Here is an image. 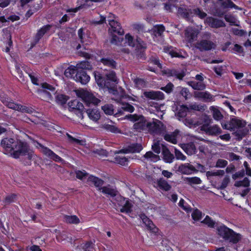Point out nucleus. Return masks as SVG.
Wrapping results in <instances>:
<instances>
[{"instance_id":"69168bd1","label":"nucleus","mask_w":251,"mask_h":251,"mask_svg":"<svg viewBox=\"0 0 251 251\" xmlns=\"http://www.w3.org/2000/svg\"><path fill=\"white\" fill-rule=\"evenodd\" d=\"M173 87L174 85L173 83L169 82L166 86L162 87L160 89L169 94L172 91Z\"/></svg>"},{"instance_id":"5701e85b","label":"nucleus","mask_w":251,"mask_h":251,"mask_svg":"<svg viewBox=\"0 0 251 251\" xmlns=\"http://www.w3.org/2000/svg\"><path fill=\"white\" fill-rule=\"evenodd\" d=\"M41 85L43 89L39 90V92L41 93L42 95L46 96L48 100H51V95L49 92L47 91V89L53 91L54 90V88L47 83H42Z\"/></svg>"},{"instance_id":"9b49d317","label":"nucleus","mask_w":251,"mask_h":251,"mask_svg":"<svg viewBox=\"0 0 251 251\" xmlns=\"http://www.w3.org/2000/svg\"><path fill=\"white\" fill-rule=\"evenodd\" d=\"M39 146L41 148V151L43 153L50 159H52L55 162H61L63 161V159L60 156L56 154L48 148L40 144H39Z\"/></svg>"},{"instance_id":"412c9836","label":"nucleus","mask_w":251,"mask_h":251,"mask_svg":"<svg viewBox=\"0 0 251 251\" xmlns=\"http://www.w3.org/2000/svg\"><path fill=\"white\" fill-rule=\"evenodd\" d=\"M117 198L119 199L120 200V203H119V205L122 206L120 211L121 212H130L131 211V204L129 201L126 200L125 198L121 196H119Z\"/></svg>"},{"instance_id":"cd10ccee","label":"nucleus","mask_w":251,"mask_h":251,"mask_svg":"<svg viewBox=\"0 0 251 251\" xmlns=\"http://www.w3.org/2000/svg\"><path fill=\"white\" fill-rule=\"evenodd\" d=\"M165 74L168 76H175L179 79H182L183 77L185 75V74L184 71H179L175 69H169L166 70L165 71Z\"/></svg>"},{"instance_id":"864d4df0","label":"nucleus","mask_w":251,"mask_h":251,"mask_svg":"<svg viewBox=\"0 0 251 251\" xmlns=\"http://www.w3.org/2000/svg\"><path fill=\"white\" fill-rule=\"evenodd\" d=\"M225 174L224 170H218L216 172L207 171L206 173V176L208 177L212 176H223Z\"/></svg>"},{"instance_id":"603ef678","label":"nucleus","mask_w":251,"mask_h":251,"mask_svg":"<svg viewBox=\"0 0 251 251\" xmlns=\"http://www.w3.org/2000/svg\"><path fill=\"white\" fill-rule=\"evenodd\" d=\"M201 223L207 225L209 227H214L216 223L215 222L212 220L208 216H206L205 219L201 221Z\"/></svg>"},{"instance_id":"c756f323","label":"nucleus","mask_w":251,"mask_h":251,"mask_svg":"<svg viewBox=\"0 0 251 251\" xmlns=\"http://www.w3.org/2000/svg\"><path fill=\"white\" fill-rule=\"evenodd\" d=\"M86 112L89 118L95 122H97L100 118V113L96 109H88Z\"/></svg>"},{"instance_id":"13d9d810","label":"nucleus","mask_w":251,"mask_h":251,"mask_svg":"<svg viewBox=\"0 0 251 251\" xmlns=\"http://www.w3.org/2000/svg\"><path fill=\"white\" fill-rule=\"evenodd\" d=\"M193 14L198 15L201 19H203L207 16L206 13L204 12L199 8L193 9Z\"/></svg>"},{"instance_id":"052dcab7","label":"nucleus","mask_w":251,"mask_h":251,"mask_svg":"<svg viewBox=\"0 0 251 251\" xmlns=\"http://www.w3.org/2000/svg\"><path fill=\"white\" fill-rule=\"evenodd\" d=\"M213 117L214 119L220 120L223 118V116L218 109L214 108L213 110Z\"/></svg>"},{"instance_id":"c85d7f7f","label":"nucleus","mask_w":251,"mask_h":251,"mask_svg":"<svg viewBox=\"0 0 251 251\" xmlns=\"http://www.w3.org/2000/svg\"><path fill=\"white\" fill-rule=\"evenodd\" d=\"M157 187L164 191H169L172 188V186L163 178H160L157 181Z\"/></svg>"},{"instance_id":"f3484780","label":"nucleus","mask_w":251,"mask_h":251,"mask_svg":"<svg viewBox=\"0 0 251 251\" xmlns=\"http://www.w3.org/2000/svg\"><path fill=\"white\" fill-rule=\"evenodd\" d=\"M134 107L128 103L123 102L121 103V107H119L117 112L114 114L115 116L118 117L119 115H123L124 111L132 113L134 111Z\"/></svg>"},{"instance_id":"3c124183","label":"nucleus","mask_w":251,"mask_h":251,"mask_svg":"<svg viewBox=\"0 0 251 251\" xmlns=\"http://www.w3.org/2000/svg\"><path fill=\"white\" fill-rule=\"evenodd\" d=\"M101 108L106 114H114V108L112 104H105L102 106Z\"/></svg>"},{"instance_id":"5fc2aeb1","label":"nucleus","mask_w":251,"mask_h":251,"mask_svg":"<svg viewBox=\"0 0 251 251\" xmlns=\"http://www.w3.org/2000/svg\"><path fill=\"white\" fill-rule=\"evenodd\" d=\"M136 45L138 48L145 50L146 48V44L140 38L137 37L136 40Z\"/></svg>"},{"instance_id":"2eb2a0df","label":"nucleus","mask_w":251,"mask_h":251,"mask_svg":"<svg viewBox=\"0 0 251 251\" xmlns=\"http://www.w3.org/2000/svg\"><path fill=\"white\" fill-rule=\"evenodd\" d=\"M90 76L86 71L83 70H77L75 75V80L82 84H86L90 80Z\"/></svg>"},{"instance_id":"49530a36","label":"nucleus","mask_w":251,"mask_h":251,"mask_svg":"<svg viewBox=\"0 0 251 251\" xmlns=\"http://www.w3.org/2000/svg\"><path fill=\"white\" fill-rule=\"evenodd\" d=\"M64 219H65V221L67 223L77 224L79 223V219L76 216H75V215H73V216L66 215L64 217Z\"/></svg>"},{"instance_id":"6e6552de","label":"nucleus","mask_w":251,"mask_h":251,"mask_svg":"<svg viewBox=\"0 0 251 251\" xmlns=\"http://www.w3.org/2000/svg\"><path fill=\"white\" fill-rule=\"evenodd\" d=\"M68 108L70 111L75 113L79 118H83L84 106L78 100L75 99L69 102Z\"/></svg>"},{"instance_id":"b1692460","label":"nucleus","mask_w":251,"mask_h":251,"mask_svg":"<svg viewBox=\"0 0 251 251\" xmlns=\"http://www.w3.org/2000/svg\"><path fill=\"white\" fill-rule=\"evenodd\" d=\"M230 125L231 126L232 131H235V129L243 127L246 125V123L242 120H241L236 117L231 118L229 121Z\"/></svg>"},{"instance_id":"bf43d9fd","label":"nucleus","mask_w":251,"mask_h":251,"mask_svg":"<svg viewBox=\"0 0 251 251\" xmlns=\"http://www.w3.org/2000/svg\"><path fill=\"white\" fill-rule=\"evenodd\" d=\"M202 217V213L198 209H195L192 213V217L195 221L200 220Z\"/></svg>"},{"instance_id":"473e14b6","label":"nucleus","mask_w":251,"mask_h":251,"mask_svg":"<svg viewBox=\"0 0 251 251\" xmlns=\"http://www.w3.org/2000/svg\"><path fill=\"white\" fill-rule=\"evenodd\" d=\"M99 191H101L103 193L108 195L111 197L117 196L118 195L117 191L109 187H103L102 188H99Z\"/></svg>"},{"instance_id":"bb28decb","label":"nucleus","mask_w":251,"mask_h":251,"mask_svg":"<svg viewBox=\"0 0 251 251\" xmlns=\"http://www.w3.org/2000/svg\"><path fill=\"white\" fill-rule=\"evenodd\" d=\"M181 148L188 155H192L196 152V148L193 142L181 145Z\"/></svg>"},{"instance_id":"2f4dec72","label":"nucleus","mask_w":251,"mask_h":251,"mask_svg":"<svg viewBox=\"0 0 251 251\" xmlns=\"http://www.w3.org/2000/svg\"><path fill=\"white\" fill-rule=\"evenodd\" d=\"M55 233H56V238L58 242L63 241L64 240H67V239H70L71 240H72L71 237H69V233H67L65 231H59L56 229L55 230Z\"/></svg>"},{"instance_id":"a211bd4d","label":"nucleus","mask_w":251,"mask_h":251,"mask_svg":"<svg viewBox=\"0 0 251 251\" xmlns=\"http://www.w3.org/2000/svg\"><path fill=\"white\" fill-rule=\"evenodd\" d=\"M140 217L148 229L154 233H156L158 231V228L155 226L152 222L150 220L145 214H141Z\"/></svg>"},{"instance_id":"1a4fd4ad","label":"nucleus","mask_w":251,"mask_h":251,"mask_svg":"<svg viewBox=\"0 0 251 251\" xmlns=\"http://www.w3.org/2000/svg\"><path fill=\"white\" fill-rule=\"evenodd\" d=\"M18 139H14L11 138H5L1 141L0 146L4 150L6 153L10 155L13 151L14 148L16 145Z\"/></svg>"},{"instance_id":"f704fd0d","label":"nucleus","mask_w":251,"mask_h":251,"mask_svg":"<svg viewBox=\"0 0 251 251\" xmlns=\"http://www.w3.org/2000/svg\"><path fill=\"white\" fill-rule=\"evenodd\" d=\"M100 62L104 65L107 66L111 68L115 69L116 67L117 63L115 61L109 57H103L100 59Z\"/></svg>"},{"instance_id":"0e129e2a","label":"nucleus","mask_w":251,"mask_h":251,"mask_svg":"<svg viewBox=\"0 0 251 251\" xmlns=\"http://www.w3.org/2000/svg\"><path fill=\"white\" fill-rule=\"evenodd\" d=\"M227 164V161L226 160L219 159L217 161L215 167L217 168H224Z\"/></svg>"},{"instance_id":"a18cd8bd","label":"nucleus","mask_w":251,"mask_h":251,"mask_svg":"<svg viewBox=\"0 0 251 251\" xmlns=\"http://www.w3.org/2000/svg\"><path fill=\"white\" fill-rule=\"evenodd\" d=\"M221 6L224 8H234L235 9H241L238 6L236 5L231 0H226V1H222Z\"/></svg>"},{"instance_id":"4be33fe9","label":"nucleus","mask_w":251,"mask_h":251,"mask_svg":"<svg viewBox=\"0 0 251 251\" xmlns=\"http://www.w3.org/2000/svg\"><path fill=\"white\" fill-rule=\"evenodd\" d=\"M177 12L180 16L187 20H190L193 15V9L186 8L185 7H179Z\"/></svg>"},{"instance_id":"4d7b16f0","label":"nucleus","mask_w":251,"mask_h":251,"mask_svg":"<svg viewBox=\"0 0 251 251\" xmlns=\"http://www.w3.org/2000/svg\"><path fill=\"white\" fill-rule=\"evenodd\" d=\"M161 145L159 141L155 142L152 145V150L156 153L159 154L160 152L161 148L162 149Z\"/></svg>"},{"instance_id":"4c0bfd02","label":"nucleus","mask_w":251,"mask_h":251,"mask_svg":"<svg viewBox=\"0 0 251 251\" xmlns=\"http://www.w3.org/2000/svg\"><path fill=\"white\" fill-rule=\"evenodd\" d=\"M77 70H91L92 68L90 63L88 61H84L78 63L76 65Z\"/></svg>"},{"instance_id":"79ce46f5","label":"nucleus","mask_w":251,"mask_h":251,"mask_svg":"<svg viewBox=\"0 0 251 251\" xmlns=\"http://www.w3.org/2000/svg\"><path fill=\"white\" fill-rule=\"evenodd\" d=\"M144 157L147 159L153 162H156L160 159L159 155L154 154L151 151L147 152Z\"/></svg>"},{"instance_id":"de8ad7c7","label":"nucleus","mask_w":251,"mask_h":251,"mask_svg":"<svg viewBox=\"0 0 251 251\" xmlns=\"http://www.w3.org/2000/svg\"><path fill=\"white\" fill-rule=\"evenodd\" d=\"M184 181H186L188 184L192 185L193 184H199L201 182V179L198 177H185Z\"/></svg>"},{"instance_id":"7ed1b4c3","label":"nucleus","mask_w":251,"mask_h":251,"mask_svg":"<svg viewBox=\"0 0 251 251\" xmlns=\"http://www.w3.org/2000/svg\"><path fill=\"white\" fill-rule=\"evenodd\" d=\"M217 232L218 235L223 237L225 240H228L233 244L237 243L241 239V234L236 233L225 225L218 227Z\"/></svg>"},{"instance_id":"aec40b11","label":"nucleus","mask_w":251,"mask_h":251,"mask_svg":"<svg viewBox=\"0 0 251 251\" xmlns=\"http://www.w3.org/2000/svg\"><path fill=\"white\" fill-rule=\"evenodd\" d=\"M163 159L165 162L171 163L175 158L174 154L171 153L169 149L164 145H161Z\"/></svg>"},{"instance_id":"0eeeda50","label":"nucleus","mask_w":251,"mask_h":251,"mask_svg":"<svg viewBox=\"0 0 251 251\" xmlns=\"http://www.w3.org/2000/svg\"><path fill=\"white\" fill-rule=\"evenodd\" d=\"M77 96L81 98L83 101L87 105L90 104L97 105L100 101L98 98H96L91 93L83 89L76 91Z\"/></svg>"},{"instance_id":"39448f33","label":"nucleus","mask_w":251,"mask_h":251,"mask_svg":"<svg viewBox=\"0 0 251 251\" xmlns=\"http://www.w3.org/2000/svg\"><path fill=\"white\" fill-rule=\"evenodd\" d=\"M126 118L133 122L135 123L133 127L137 130L146 131L148 128V123L145 118L142 115H138L137 114H129L126 116Z\"/></svg>"},{"instance_id":"393cba45","label":"nucleus","mask_w":251,"mask_h":251,"mask_svg":"<svg viewBox=\"0 0 251 251\" xmlns=\"http://www.w3.org/2000/svg\"><path fill=\"white\" fill-rule=\"evenodd\" d=\"M249 129L247 127L240 128L232 133V135L235 137V139L238 141L241 140L249 133Z\"/></svg>"},{"instance_id":"e433bc0d","label":"nucleus","mask_w":251,"mask_h":251,"mask_svg":"<svg viewBox=\"0 0 251 251\" xmlns=\"http://www.w3.org/2000/svg\"><path fill=\"white\" fill-rule=\"evenodd\" d=\"M188 83L194 90H203L205 88V85L202 82L191 81Z\"/></svg>"},{"instance_id":"20e7f679","label":"nucleus","mask_w":251,"mask_h":251,"mask_svg":"<svg viewBox=\"0 0 251 251\" xmlns=\"http://www.w3.org/2000/svg\"><path fill=\"white\" fill-rule=\"evenodd\" d=\"M201 120L203 124L199 127V129H200V131H204L206 134L212 136H216L222 133V129L217 125L208 126L210 123V119L206 115L202 116Z\"/></svg>"},{"instance_id":"338daca9","label":"nucleus","mask_w":251,"mask_h":251,"mask_svg":"<svg viewBox=\"0 0 251 251\" xmlns=\"http://www.w3.org/2000/svg\"><path fill=\"white\" fill-rule=\"evenodd\" d=\"M230 181V178L229 176H226L223 179L222 184L219 187L220 189H224L227 186L228 184Z\"/></svg>"},{"instance_id":"c03bdc74","label":"nucleus","mask_w":251,"mask_h":251,"mask_svg":"<svg viewBox=\"0 0 251 251\" xmlns=\"http://www.w3.org/2000/svg\"><path fill=\"white\" fill-rule=\"evenodd\" d=\"M77 71L76 66H71L65 71L64 75L67 77H72L75 74H76Z\"/></svg>"},{"instance_id":"a19ab883","label":"nucleus","mask_w":251,"mask_h":251,"mask_svg":"<svg viewBox=\"0 0 251 251\" xmlns=\"http://www.w3.org/2000/svg\"><path fill=\"white\" fill-rule=\"evenodd\" d=\"M113 161L121 165L125 166L127 165L128 158L123 156L116 155Z\"/></svg>"},{"instance_id":"6e6d98bb","label":"nucleus","mask_w":251,"mask_h":251,"mask_svg":"<svg viewBox=\"0 0 251 251\" xmlns=\"http://www.w3.org/2000/svg\"><path fill=\"white\" fill-rule=\"evenodd\" d=\"M125 39L126 43H127L128 45L132 47H134L136 45V41H134L132 36L130 35L129 34H127L125 36Z\"/></svg>"},{"instance_id":"8fccbe9b","label":"nucleus","mask_w":251,"mask_h":251,"mask_svg":"<svg viewBox=\"0 0 251 251\" xmlns=\"http://www.w3.org/2000/svg\"><path fill=\"white\" fill-rule=\"evenodd\" d=\"M250 181L248 178L245 177L242 181H237L235 182L234 186L236 187H249L250 186Z\"/></svg>"},{"instance_id":"09e8293b","label":"nucleus","mask_w":251,"mask_h":251,"mask_svg":"<svg viewBox=\"0 0 251 251\" xmlns=\"http://www.w3.org/2000/svg\"><path fill=\"white\" fill-rule=\"evenodd\" d=\"M188 110L189 107L186 105H182L180 107V108L177 113V115L179 117H185L186 116L187 112Z\"/></svg>"},{"instance_id":"c9c22d12","label":"nucleus","mask_w":251,"mask_h":251,"mask_svg":"<svg viewBox=\"0 0 251 251\" xmlns=\"http://www.w3.org/2000/svg\"><path fill=\"white\" fill-rule=\"evenodd\" d=\"M102 128L107 131L113 133H118L121 132V130L118 127L113 125L105 124L102 125Z\"/></svg>"},{"instance_id":"423d86ee","label":"nucleus","mask_w":251,"mask_h":251,"mask_svg":"<svg viewBox=\"0 0 251 251\" xmlns=\"http://www.w3.org/2000/svg\"><path fill=\"white\" fill-rule=\"evenodd\" d=\"M204 35L207 39H202L196 42L195 47L201 51H209L215 49L216 44L209 39L210 38V33H206Z\"/></svg>"},{"instance_id":"a878e982","label":"nucleus","mask_w":251,"mask_h":251,"mask_svg":"<svg viewBox=\"0 0 251 251\" xmlns=\"http://www.w3.org/2000/svg\"><path fill=\"white\" fill-rule=\"evenodd\" d=\"M194 95L195 97L201 99L205 101H211L213 100V96L207 92L196 91Z\"/></svg>"},{"instance_id":"f03ea898","label":"nucleus","mask_w":251,"mask_h":251,"mask_svg":"<svg viewBox=\"0 0 251 251\" xmlns=\"http://www.w3.org/2000/svg\"><path fill=\"white\" fill-rule=\"evenodd\" d=\"M33 155V152L28 144L25 142L18 139L10 156L15 159L24 157L25 164L29 165L31 164Z\"/></svg>"},{"instance_id":"f8f14e48","label":"nucleus","mask_w":251,"mask_h":251,"mask_svg":"<svg viewBox=\"0 0 251 251\" xmlns=\"http://www.w3.org/2000/svg\"><path fill=\"white\" fill-rule=\"evenodd\" d=\"M143 149V147L140 144L138 143H133L129 146H128L126 148H125L122 150H121L118 151L116 153H134V152H139Z\"/></svg>"},{"instance_id":"e2e57ef3","label":"nucleus","mask_w":251,"mask_h":251,"mask_svg":"<svg viewBox=\"0 0 251 251\" xmlns=\"http://www.w3.org/2000/svg\"><path fill=\"white\" fill-rule=\"evenodd\" d=\"M189 109L199 111H204L205 110L204 106L203 105H198L196 103L190 105L189 107Z\"/></svg>"},{"instance_id":"37998d69","label":"nucleus","mask_w":251,"mask_h":251,"mask_svg":"<svg viewBox=\"0 0 251 251\" xmlns=\"http://www.w3.org/2000/svg\"><path fill=\"white\" fill-rule=\"evenodd\" d=\"M69 99V97L63 94H58L55 97L56 102L60 105L64 104Z\"/></svg>"},{"instance_id":"7c9ffc66","label":"nucleus","mask_w":251,"mask_h":251,"mask_svg":"<svg viewBox=\"0 0 251 251\" xmlns=\"http://www.w3.org/2000/svg\"><path fill=\"white\" fill-rule=\"evenodd\" d=\"M51 28V25H47L45 26H44L43 27H42L38 32L37 33L35 38V43L34 45L37 44L40 39L41 38V37L48 31H49Z\"/></svg>"},{"instance_id":"72a5a7b5","label":"nucleus","mask_w":251,"mask_h":251,"mask_svg":"<svg viewBox=\"0 0 251 251\" xmlns=\"http://www.w3.org/2000/svg\"><path fill=\"white\" fill-rule=\"evenodd\" d=\"M178 134V131H175L171 134H166L164 136V139L168 142L172 143L174 144H176V136Z\"/></svg>"},{"instance_id":"ddd939ff","label":"nucleus","mask_w":251,"mask_h":251,"mask_svg":"<svg viewBox=\"0 0 251 251\" xmlns=\"http://www.w3.org/2000/svg\"><path fill=\"white\" fill-rule=\"evenodd\" d=\"M198 33V30L192 27L187 28L184 31L186 41L190 43L193 42L196 40Z\"/></svg>"},{"instance_id":"58836bf2","label":"nucleus","mask_w":251,"mask_h":251,"mask_svg":"<svg viewBox=\"0 0 251 251\" xmlns=\"http://www.w3.org/2000/svg\"><path fill=\"white\" fill-rule=\"evenodd\" d=\"M88 181L92 182L96 187L98 188V189L99 188H101V186L104 183V181L94 176H89L88 178Z\"/></svg>"},{"instance_id":"9d476101","label":"nucleus","mask_w":251,"mask_h":251,"mask_svg":"<svg viewBox=\"0 0 251 251\" xmlns=\"http://www.w3.org/2000/svg\"><path fill=\"white\" fill-rule=\"evenodd\" d=\"M162 126L163 125L162 123L158 120H155V121L153 122L148 123L147 130L151 133L158 134L162 131Z\"/></svg>"},{"instance_id":"dca6fc26","label":"nucleus","mask_w":251,"mask_h":251,"mask_svg":"<svg viewBox=\"0 0 251 251\" xmlns=\"http://www.w3.org/2000/svg\"><path fill=\"white\" fill-rule=\"evenodd\" d=\"M205 22L212 28H218L226 26V24L223 20L212 17H207Z\"/></svg>"},{"instance_id":"680f3d73","label":"nucleus","mask_w":251,"mask_h":251,"mask_svg":"<svg viewBox=\"0 0 251 251\" xmlns=\"http://www.w3.org/2000/svg\"><path fill=\"white\" fill-rule=\"evenodd\" d=\"M184 123L185 125L187 126H190L191 125H194V126H199L200 125L202 124V121L201 122H197L196 123H194L193 121L191 119H185L184 120Z\"/></svg>"},{"instance_id":"6ab92c4d","label":"nucleus","mask_w":251,"mask_h":251,"mask_svg":"<svg viewBox=\"0 0 251 251\" xmlns=\"http://www.w3.org/2000/svg\"><path fill=\"white\" fill-rule=\"evenodd\" d=\"M177 171L182 174L189 175L192 172H197L196 168L193 165L189 163L180 165L178 168Z\"/></svg>"},{"instance_id":"f257e3e1","label":"nucleus","mask_w":251,"mask_h":251,"mask_svg":"<svg viewBox=\"0 0 251 251\" xmlns=\"http://www.w3.org/2000/svg\"><path fill=\"white\" fill-rule=\"evenodd\" d=\"M94 76L98 86L101 88H107L109 93L113 95L118 94L116 89L118 80L114 72L110 71L103 75L99 72H94Z\"/></svg>"},{"instance_id":"ea45409f","label":"nucleus","mask_w":251,"mask_h":251,"mask_svg":"<svg viewBox=\"0 0 251 251\" xmlns=\"http://www.w3.org/2000/svg\"><path fill=\"white\" fill-rule=\"evenodd\" d=\"M165 30V27L162 25H157L151 31V34L155 37L161 36Z\"/></svg>"},{"instance_id":"774afa93","label":"nucleus","mask_w":251,"mask_h":251,"mask_svg":"<svg viewBox=\"0 0 251 251\" xmlns=\"http://www.w3.org/2000/svg\"><path fill=\"white\" fill-rule=\"evenodd\" d=\"M180 89H181L180 94L185 98V100H187L188 98V96L190 95L189 90L186 88L180 87Z\"/></svg>"},{"instance_id":"4468645a","label":"nucleus","mask_w":251,"mask_h":251,"mask_svg":"<svg viewBox=\"0 0 251 251\" xmlns=\"http://www.w3.org/2000/svg\"><path fill=\"white\" fill-rule=\"evenodd\" d=\"M143 95L146 98L151 100H159L164 99V94L161 91H144Z\"/></svg>"}]
</instances>
